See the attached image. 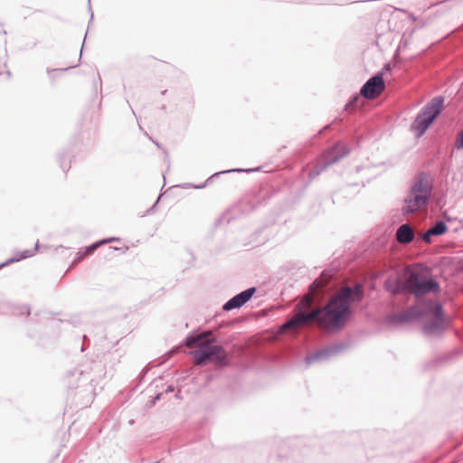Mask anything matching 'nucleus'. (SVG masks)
Returning <instances> with one entry per match:
<instances>
[{
    "label": "nucleus",
    "instance_id": "26",
    "mask_svg": "<svg viewBox=\"0 0 463 463\" xmlns=\"http://www.w3.org/2000/svg\"><path fill=\"white\" fill-rule=\"evenodd\" d=\"M159 399H160V394H157V395L154 398V400H153V403H155V402H156V401H157V400H159Z\"/></svg>",
    "mask_w": 463,
    "mask_h": 463
},
{
    "label": "nucleus",
    "instance_id": "27",
    "mask_svg": "<svg viewBox=\"0 0 463 463\" xmlns=\"http://www.w3.org/2000/svg\"><path fill=\"white\" fill-rule=\"evenodd\" d=\"M205 186H206V183L202 185L195 186V187L198 189H202V188H204Z\"/></svg>",
    "mask_w": 463,
    "mask_h": 463
},
{
    "label": "nucleus",
    "instance_id": "31",
    "mask_svg": "<svg viewBox=\"0 0 463 463\" xmlns=\"http://www.w3.org/2000/svg\"><path fill=\"white\" fill-rule=\"evenodd\" d=\"M156 463H160V462H156Z\"/></svg>",
    "mask_w": 463,
    "mask_h": 463
},
{
    "label": "nucleus",
    "instance_id": "21",
    "mask_svg": "<svg viewBox=\"0 0 463 463\" xmlns=\"http://www.w3.org/2000/svg\"><path fill=\"white\" fill-rule=\"evenodd\" d=\"M14 314H24L26 316L30 315V308L27 306H23L19 307V312H14Z\"/></svg>",
    "mask_w": 463,
    "mask_h": 463
},
{
    "label": "nucleus",
    "instance_id": "29",
    "mask_svg": "<svg viewBox=\"0 0 463 463\" xmlns=\"http://www.w3.org/2000/svg\"><path fill=\"white\" fill-rule=\"evenodd\" d=\"M155 144L156 145V146L160 147V145L158 142H155Z\"/></svg>",
    "mask_w": 463,
    "mask_h": 463
},
{
    "label": "nucleus",
    "instance_id": "1",
    "mask_svg": "<svg viewBox=\"0 0 463 463\" xmlns=\"http://www.w3.org/2000/svg\"><path fill=\"white\" fill-rule=\"evenodd\" d=\"M331 278V275L324 272L311 283L309 293L295 307L294 316L283 324L282 330L297 329L313 323L325 330L338 329L344 325L352 314L350 304L364 298V291L361 284L345 287L324 307L307 311L312 306L315 295L327 285Z\"/></svg>",
    "mask_w": 463,
    "mask_h": 463
},
{
    "label": "nucleus",
    "instance_id": "15",
    "mask_svg": "<svg viewBox=\"0 0 463 463\" xmlns=\"http://www.w3.org/2000/svg\"><path fill=\"white\" fill-rule=\"evenodd\" d=\"M435 236H440L447 232L448 226L443 221L437 222L432 227L430 228Z\"/></svg>",
    "mask_w": 463,
    "mask_h": 463
},
{
    "label": "nucleus",
    "instance_id": "8",
    "mask_svg": "<svg viewBox=\"0 0 463 463\" xmlns=\"http://www.w3.org/2000/svg\"><path fill=\"white\" fill-rule=\"evenodd\" d=\"M344 350V345H334L324 349H320L305 358V363L307 364H311L316 361H325L330 358L331 356L339 354Z\"/></svg>",
    "mask_w": 463,
    "mask_h": 463
},
{
    "label": "nucleus",
    "instance_id": "3",
    "mask_svg": "<svg viewBox=\"0 0 463 463\" xmlns=\"http://www.w3.org/2000/svg\"><path fill=\"white\" fill-rule=\"evenodd\" d=\"M196 365H203L209 362L224 366L228 364V354L221 345H213L212 340H205L198 344V347L191 352Z\"/></svg>",
    "mask_w": 463,
    "mask_h": 463
},
{
    "label": "nucleus",
    "instance_id": "24",
    "mask_svg": "<svg viewBox=\"0 0 463 463\" xmlns=\"http://www.w3.org/2000/svg\"><path fill=\"white\" fill-rule=\"evenodd\" d=\"M174 392V387L173 385H169L166 390H165V392L168 393V392Z\"/></svg>",
    "mask_w": 463,
    "mask_h": 463
},
{
    "label": "nucleus",
    "instance_id": "5",
    "mask_svg": "<svg viewBox=\"0 0 463 463\" xmlns=\"http://www.w3.org/2000/svg\"><path fill=\"white\" fill-rule=\"evenodd\" d=\"M404 288L420 298L428 293H438L440 290L439 282L418 272H411L404 281Z\"/></svg>",
    "mask_w": 463,
    "mask_h": 463
},
{
    "label": "nucleus",
    "instance_id": "19",
    "mask_svg": "<svg viewBox=\"0 0 463 463\" xmlns=\"http://www.w3.org/2000/svg\"><path fill=\"white\" fill-rule=\"evenodd\" d=\"M433 313H434V317H433L434 319H445L443 317V308L440 304L438 303L435 305Z\"/></svg>",
    "mask_w": 463,
    "mask_h": 463
},
{
    "label": "nucleus",
    "instance_id": "7",
    "mask_svg": "<svg viewBox=\"0 0 463 463\" xmlns=\"http://www.w3.org/2000/svg\"><path fill=\"white\" fill-rule=\"evenodd\" d=\"M384 89L383 72H378L363 85L360 94L365 99H373L380 96Z\"/></svg>",
    "mask_w": 463,
    "mask_h": 463
},
{
    "label": "nucleus",
    "instance_id": "14",
    "mask_svg": "<svg viewBox=\"0 0 463 463\" xmlns=\"http://www.w3.org/2000/svg\"><path fill=\"white\" fill-rule=\"evenodd\" d=\"M38 246H39V244H38V241H37L36 244H35L34 249H33V250H25L20 255H15L14 258H11V259L7 260L5 262L1 263L0 264V269L2 267H5V266H6L8 264H11V263H14L15 261H19V260L27 259L29 257H32L34 254V252L37 250Z\"/></svg>",
    "mask_w": 463,
    "mask_h": 463
},
{
    "label": "nucleus",
    "instance_id": "28",
    "mask_svg": "<svg viewBox=\"0 0 463 463\" xmlns=\"http://www.w3.org/2000/svg\"><path fill=\"white\" fill-rule=\"evenodd\" d=\"M61 168L63 169V171H66L68 169V167L63 164H61Z\"/></svg>",
    "mask_w": 463,
    "mask_h": 463
},
{
    "label": "nucleus",
    "instance_id": "20",
    "mask_svg": "<svg viewBox=\"0 0 463 463\" xmlns=\"http://www.w3.org/2000/svg\"><path fill=\"white\" fill-rule=\"evenodd\" d=\"M431 236H435L430 229H428L423 234H422V240L427 242H431Z\"/></svg>",
    "mask_w": 463,
    "mask_h": 463
},
{
    "label": "nucleus",
    "instance_id": "12",
    "mask_svg": "<svg viewBox=\"0 0 463 463\" xmlns=\"http://www.w3.org/2000/svg\"><path fill=\"white\" fill-rule=\"evenodd\" d=\"M415 233L413 228L408 224H402L396 231V240L402 244H408L414 240Z\"/></svg>",
    "mask_w": 463,
    "mask_h": 463
},
{
    "label": "nucleus",
    "instance_id": "4",
    "mask_svg": "<svg viewBox=\"0 0 463 463\" xmlns=\"http://www.w3.org/2000/svg\"><path fill=\"white\" fill-rule=\"evenodd\" d=\"M444 100L442 96L432 98L417 115L412 128L419 137L426 133L433 121L444 109Z\"/></svg>",
    "mask_w": 463,
    "mask_h": 463
},
{
    "label": "nucleus",
    "instance_id": "6",
    "mask_svg": "<svg viewBox=\"0 0 463 463\" xmlns=\"http://www.w3.org/2000/svg\"><path fill=\"white\" fill-rule=\"evenodd\" d=\"M350 150L345 144L338 143L334 147L325 152L321 162H318L308 173V177L313 180L329 165L336 163L349 154Z\"/></svg>",
    "mask_w": 463,
    "mask_h": 463
},
{
    "label": "nucleus",
    "instance_id": "11",
    "mask_svg": "<svg viewBox=\"0 0 463 463\" xmlns=\"http://www.w3.org/2000/svg\"><path fill=\"white\" fill-rule=\"evenodd\" d=\"M422 316L421 311L417 307H408L402 313L393 315V323L403 324L419 319Z\"/></svg>",
    "mask_w": 463,
    "mask_h": 463
},
{
    "label": "nucleus",
    "instance_id": "23",
    "mask_svg": "<svg viewBox=\"0 0 463 463\" xmlns=\"http://www.w3.org/2000/svg\"><path fill=\"white\" fill-rule=\"evenodd\" d=\"M391 70V66L389 63L385 64L384 67L383 68L382 71L381 72H385V71H388Z\"/></svg>",
    "mask_w": 463,
    "mask_h": 463
},
{
    "label": "nucleus",
    "instance_id": "18",
    "mask_svg": "<svg viewBox=\"0 0 463 463\" xmlns=\"http://www.w3.org/2000/svg\"><path fill=\"white\" fill-rule=\"evenodd\" d=\"M360 99V97L359 95H354L350 100L348 101L347 104H345V110H348V109H353L356 107V104L358 102V100Z\"/></svg>",
    "mask_w": 463,
    "mask_h": 463
},
{
    "label": "nucleus",
    "instance_id": "17",
    "mask_svg": "<svg viewBox=\"0 0 463 463\" xmlns=\"http://www.w3.org/2000/svg\"><path fill=\"white\" fill-rule=\"evenodd\" d=\"M256 170L257 169H248V170H245V169L238 168V169H231V170L221 171V172H217V173L213 174L207 180V182H209L211 179L214 178L215 176H217L219 175H222V174H227V173H231V172H253V171H256Z\"/></svg>",
    "mask_w": 463,
    "mask_h": 463
},
{
    "label": "nucleus",
    "instance_id": "9",
    "mask_svg": "<svg viewBox=\"0 0 463 463\" xmlns=\"http://www.w3.org/2000/svg\"><path fill=\"white\" fill-rule=\"evenodd\" d=\"M255 292L256 288L254 287L249 288L246 290L241 291V293L232 297L223 305V310L230 311L235 308H240L252 298Z\"/></svg>",
    "mask_w": 463,
    "mask_h": 463
},
{
    "label": "nucleus",
    "instance_id": "13",
    "mask_svg": "<svg viewBox=\"0 0 463 463\" xmlns=\"http://www.w3.org/2000/svg\"><path fill=\"white\" fill-rule=\"evenodd\" d=\"M118 241V238H109L107 240H102L99 242L92 243L91 245L86 247L83 251H80L78 253L77 258L74 260V262L80 261L82 259H84L86 256L90 255L94 250H96L101 244H104L106 242L115 241Z\"/></svg>",
    "mask_w": 463,
    "mask_h": 463
},
{
    "label": "nucleus",
    "instance_id": "10",
    "mask_svg": "<svg viewBox=\"0 0 463 463\" xmlns=\"http://www.w3.org/2000/svg\"><path fill=\"white\" fill-rule=\"evenodd\" d=\"M447 328L446 319H430L422 326V333L428 337H436L443 334Z\"/></svg>",
    "mask_w": 463,
    "mask_h": 463
},
{
    "label": "nucleus",
    "instance_id": "2",
    "mask_svg": "<svg viewBox=\"0 0 463 463\" xmlns=\"http://www.w3.org/2000/svg\"><path fill=\"white\" fill-rule=\"evenodd\" d=\"M432 189L433 183L430 176L426 173L419 174L404 199L403 214H411L425 207L430 199Z\"/></svg>",
    "mask_w": 463,
    "mask_h": 463
},
{
    "label": "nucleus",
    "instance_id": "22",
    "mask_svg": "<svg viewBox=\"0 0 463 463\" xmlns=\"http://www.w3.org/2000/svg\"><path fill=\"white\" fill-rule=\"evenodd\" d=\"M200 335H204L203 336V339L201 341H205V340H212V343L215 342L216 341V338L215 337H210L212 335V332H203V333H201Z\"/></svg>",
    "mask_w": 463,
    "mask_h": 463
},
{
    "label": "nucleus",
    "instance_id": "25",
    "mask_svg": "<svg viewBox=\"0 0 463 463\" xmlns=\"http://www.w3.org/2000/svg\"><path fill=\"white\" fill-rule=\"evenodd\" d=\"M391 291H392V294H397V293H399V292H400L399 286L397 287V288H395L394 290H393V289H392Z\"/></svg>",
    "mask_w": 463,
    "mask_h": 463
},
{
    "label": "nucleus",
    "instance_id": "30",
    "mask_svg": "<svg viewBox=\"0 0 463 463\" xmlns=\"http://www.w3.org/2000/svg\"><path fill=\"white\" fill-rule=\"evenodd\" d=\"M93 19V13L90 14V21Z\"/></svg>",
    "mask_w": 463,
    "mask_h": 463
},
{
    "label": "nucleus",
    "instance_id": "16",
    "mask_svg": "<svg viewBox=\"0 0 463 463\" xmlns=\"http://www.w3.org/2000/svg\"><path fill=\"white\" fill-rule=\"evenodd\" d=\"M204 335H190L184 340V345L188 347H198L200 341L203 339Z\"/></svg>",
    "mask_w": 463,
    "mask_h": 463
}]
</instances>
